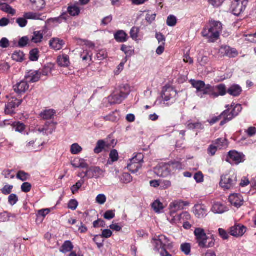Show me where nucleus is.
<instances>
[{
    "label": "nucleus",
    "mask_w": 256,
    "mask_h": 256,
    "mask_svg": "<svg viewBox=\"0 0 256 256\" xmlns=\"http://www.w3.org/2000/svg\"><path fill=\"white\" fill-rule=\"evenodd\" d=\"M222 29V24L220 22L210 20L209 25L203 30L202 34L203 36L208 39L209 42H214L218 39Z\"/></svg>",
    "instance_id": "nucleus-1"
},
{
    "label": "nucleus",
    "mask_w": 256,
    "mask_h": 256,
    "mask_svg": "<svg viewBox=\"0 0 256 256\" xmlns=\"http://www.w3.org/2000/svg\"><path fill=\"white\" fill-rule=\"evenodd\" d=\"M130 92V86L128 84L122 85L118 90L108 97V101L111 104H120L127 98Z\"/></svg>",
    "instance_id": "nucleus-2"
},
{
    "label": "nucleus",
    "mask_w": 256,
    "mask_h": 256,
    "mask_svg": "<svg viewBox=\"0 0 256 256\" xmlns=\"http://www.w3.org/2000/svg\"><path fill=\"white\" fill-rule=\"evenodd\" d=\"M226 110H224L222 115H224V120L221 121L220 126H222L237 116L242 112V106L240 104L232 103L230 106L227 105Z\"/></svg>",
    "instance_id": "nucleus-3"
},
{
    "label": "nucleus",
    "mask_w": 256,
    "mask_h": 256,
    "mask_svg": "<svg viewBox=\"0 0 256 256\" xmlns=\"http://www.w3.org/2000/svg\"><path fill=\"white\" fill-rule=\"evenodd\" d=\"M191 84L194 88L196 89V95L202 98L205 95L208 94L211 96L212 86L209 84H206L202 80H192Z\"/></svg>",
    "instance_id": "nucleus-4"
},
{
    "label": "nucleus",
    "mask_w": 256,
    "mask_h": 256,
    "mask_svg": "<svg viewBox=\"0 0 256 256\" xmlns=\"http://www.w3.org/2000/svg\"><path fill=\"white\" fill-rule=\"evenodd\" d=\"M237 182L236 174H226L222 176L220 184L224 190H230L236 188Z\"/></svg>",
    "instance_id": "nucleus-5"
},
{
    "label": "nucleus",
    "mask_w": 256,
    "mask_h": 256,
    "mask_svg": "<svg viewBox=\"0 0 256 256\" xmlns=\"http://www.w3.org/2000/svg\"><path fill=\"white\" fill-rule=\"evenodd\" d=\"M144 156L142 154H138L130 160L128 164V168L132 173H136L142 168L144 162Z\"/></svg>",
    "instance_id": "nucleus-6"
},
{
    "label": "nucleus",
    "mask_w": 256,
    "mask_h": 256,
    "mask_svg": "<svg viewBox=\"0 0 256 256\" xmlns=\"http://www.w3.org/2000/svg\"><path fill=\"white\" fill-rule=\"evenodd\" d=\"M248 4V0H234L232 3L230 9L234 15L239 16L246 10Z\"/></svg>",
    "instance_id": "nucleus-7"
},
{
    "label": "nucleus",
    "mask_w": 256,
    "mask_h": 256,
    "mask_svg": "<svg viewBox=\"0 0 256 256\" xmlns=\"http://www.w3.org/2000/svg\"><path fill=\"white\" fill-rule=\"evenodd\" d=\"M244 155L243 154L236 150H231L228 152L227 162L230 163L238 165L244 162Z\"/></svg>",
    "instance_id": "nucleus-8"
},
{
    "label": "nucleus",
    "mask_w": 256,
    "mask_h": 256,
    "mask_svg": "<svg viewBox=\"0 0 256 256\" xmlns=\"http://www.w3.org/2000/svg\"><path fill=\"white\" fill-rule=\"evenodd\" d=\"M188 202L182 200H176L171 202L169 206V214L172 216L178 210H182L186 206L188 205Z\"/></svg>",
    "instance_id": "nucleus-9"
},
{
    "label": "nucleus",
    "mask_w": 256,
    "mask_h": 256,
    "mask_svg": "<svg viewBox=\"0 0 256 256\" xmlns=\"http://www.w3.org/2000/svg\"><path fill=\"white\" fill-rule=\"evenodd\" d=\"M22 102V100H19L16 98H12L5 106V113L8 114H14L15 108L18 107Z\"/></svg>",
    "instance_id": "nucleus-10"
},
{
    "label": "nucleus",
    "mask_w": 256,
    "mask_h": 256,
    "mask_svg": "<svg viewBox=\"0 0 256 256\" xmlns=\"http://www.w3.org/2000/svg\"><path fill=\"white\" fill-rule=\"evenodd\" d=\"M211 96L216 98L219 96H224L227 93L226 86L222 84L216 86H212Z\"/></svg>",
    "instance_id": "nucleus-11"
},
{
    "label": "nucleus",
    "mask_w": 256,
    "mask_h": 256,
    "mask_svg": "<svg viewBox=\"0 0 256 256\" xmlns=\"http://www.w3.org/2000/svg\"><path fill=\"white\" fill-rule=\"evenodd\" d=\"M193 212L198 218H202L207 216L208 210L204 204H197L194 206Z\"/></svg>",
    "instance_id": "nucleus-12"
},
{
    "label": "nucleus",
    "mask_w": 256,
    "mask_h": 256,
    "mask_svg": "<svg viewBox=\"0 0 256 256\" xmlns=\"http://www.w3.org/2000/svg\"><path fill=\"white\" fill-rule=\"evenodd\" d=\"M152 243L156 251L159 252L160 250H162V252L160 253L161 256H172L162 246L158 236L156 238H153Z\"/></svg>",
    "instance_id": "nucleus-13"
},
{
    "label": "nucleus",
    "mask_w": 256,
    "mask_h": 256,
    "mask_svg": "<svg viewBox=\"0 0 256 256\" xmlns=\"http://www.w3.org/2000/svg\"><path fill=\"white\" fill-rule=\"evenodd\" d=\"M172 94L176 96V91L169 86H165L162 88L161 96L164 102H168L172 98Z\"/></svg>",
    "instance_id": "nucleus-14"
},
{
    "label": "nucleus",
    "mask_w": 256,
    "mask_h": 256,
    "mask_svg": "<svg viewBox=\"0 0 256 256\" xmlns=\"http://www.w3.org/2000/svg\"><path fill=\"white\" fill-rule=\"evenodd\" d=\"M229 202L236 208H240L244 203V199L241 194H232L229 196Z\"/></svg>",
    "instance_id": "nucleus-15"
},
{
    "label": "nucleus",
    "mask_w": 256,
    "mask_h": 256,
    "mask_svg": "<svg viewBox=\"0 0 256 256\" xmlns=\"http://www.w3.org/2000/svg\"><path fill=\"white\" fill-rule=\"evenodd\" d=\"M14 91L19 94L25 93L29 88V85L26 81L22 80L13 86Z\"/></svg>",
    "instance_id": "nucleus-16"
},
{
    "label": "nucleus",
    "mask_w": 256,
    "mask_h": 256,
    "mask_svg": "<svg viewBox=\"0 0 256 256\" xmlns=\"http://www.w3.org/2000/svg\"><path fill=\"white\" fill-rule=\"evenodd\" d=\"M155 173L160 177H166L170 174L166 164H160L154 168Z\"/></svg>",
    "instance_id": "nucleus-17"
},
{
    "label": "nucleus",
    "mask_w": 256,
    "mask_h": 256,
    "mask_svg": "<svg viewBox=\"0 0 256 256\" xmlns=\"http://www.w3.org/2000/svg\"><path fill=\"white\" fill-rule=\"evenodd\" d=\"M246 232V228L242 225H235L230 228V234L232 236L238 237L242 236Z\"/></svg>",
    "instance_id": "nucleus-18"
},
{
    "label": "nucleus",
    "mask_w": 256,
    "mask_h": 256,
    "mask_svg": "<svg viewBox=\"0 0 256 256\" xmlns=\"http://www.w3.org/2000/svg\"><path fill=\"white\" fill-rule=\"evenodd\" d=\"M41 76L40 71L30 70L25 76L26 79L31 82H36L39 80Z\"/></svg>",
    "instance_id": "nucleus-19"
},
{
    "label": "nucleus",
    "mask_w": 256,
    "mask_h": 256,
    "mask_svg": "<svg viewBox=\"0 0 256 256\" xmlns=\"http://www.w3.org/2000/svg\"><path fill=\"white\" fill-rule=\"evenodd\" d=\"M65 44L64 42L57 38H52L49 42L50 46L55 50H61Z\"/></svg>",
    "instance_id": "nucleus-20"
},
{
    "label": "nucleus",
    "mask_w": 256,
    "mask_h": 256,
    "mask_svg": "<svg viewBox=\"0 0 256 256\" xmlns=\"http://www.w3.org/2000/svg\"><path fill=\"white\" fill-rule=\"evenodd\" d=\"M228 210V208L225 205L220 202H214L212 208V211L216 214H222Z\"/></svg>",
    "instance_id": "nucleus-21"
},
{
    "label": "nucleus",
    "mask_w": 256,
    "mask_h": 256,
    "mask_svg": "<svg viewBox=\"0 0 256 256\" xmlns=\"http://www.w3.org/2000/svg\"><path fill=\"white\" fill-rule=\"evenodd\" d=\"M242 92V87L237 84H232L227 90V93L234 97L240 96Z\"/></svg>",
    "instance_id": "nucleus-22"
},
{
    "label": "nucleus",
    "mask_w": 256,
    "mask_h": 256,
    "mask_svg": "<svg viewBox=\"0 0 256 256\" xmlns=\"http://www.w3.org/2000/svg\"><path fill=\"white\" fill-rule=\"evenodd\" d=\"M194 234L198 244L199 242L202 243L204 238H206V236H208L206 234L204 229L200 228H196Z\"/></svg>",
    "instance_id": "nucleus-23"
},
{
    "label": "nucleus",
    "mask_w": 256,
    "mask_h": 256,
    "mask_svg": "<svg viewBox=\"0 0 256 256\" xmlns=\"http://www.w3.org/2000/svg\"><path fill=\"white\" fill-rule=\"evenodd\" d=\"M32 8L34 11L42 10L46 6L44 0H30Z\"/></svg>",
    "instance_id": "nucleus-24"
},
{
    "label": "nucleus",
    "mask_w": 256,
    "mask_h": 256,
    "mask_svg": "<svg viewBox=\"0 0 256 256\" xmlns=\"http://www.w3.org/2000/svg\"><path fill=\"white\" fill-rule=\"evenodd\" d=\"M91 174L88 176V178H98L104 176V171L99 167L90 168Z\"/></svg>",
    "instance_id": "nucleus-25"
},
{
    "label": "nucleus",
    "mask_w": 256,
    "mask_h": 256,
    "mask_svg": "<svg viewBox=\"0 0 256 256\" xmlns=\"http://www.w3.org/2000/svg\"><path fill=\"white\" fill-rule=\"evenodd\" d=\"M220 50L230 58H234L238 55V52L235 48H231L228 46H222Z\"/></svg>",
    "instance_id": "nucleus-26"
},
{
    "label": "nucleus",
    "mask_w": 256,
    "mask_h": 256,
    "mask_svg": "<svg viewBox=\"0 0 256 256\" xmlns=\"http://www.w3.org/2000/svg\"><path fill=\"white\" fill-rule=\"evenodd\" d=\"M32 140L29 142H27L26 147L31 150L38 151L40 148V143L36 144V138L32 136Z\"/></svg>",
    "instance_id": "nucleus-27"
},
{
    "label": "nucleus",
    "mask_w": 256,
    "mask_h": 256,
    "mask_svg": "<svg viewBox=\"0 0 256 256\" xmlns=\"http://www.w3.org/2000/svg\"><path fill=\"white\" fill-rule=\"evenodd\" d=\"M158 237L162 246H163L165 250H166V249H172L173 248V242L168 237L164 235L159 236Z\"/></svg>",
    "instance_id": "nucleus-28"
},
{
    "label": "nucleus",
    "mask_w": 256,
    "mask_h": 256,
    "mask_svg": "<svg viewBox=\"0 0 256 256\" xmlns=\"http://www.w3.org/2000/svg\"><path fill=\"white\" fill-rule=\"evenodd\" d=\"M114 38L118 42H126L128 38V34L122 30H119L114 34Z\"/></svg>",
    "instance_id": "nucleus-29"
},
{
    "label": "nucleus",
    "mask_w": 256,
    "mask_h": 256,
    "mask_svg": "<svg viewBox=\"0 0 256 256\" xmlns=\"http://www.w3.org/2000/svg\"><path fill=\"white\" fill-rule=\"evenodd\" d=\"M42 16L41 14L34 12H26L24 14V16L27 20H44L45 17L42 18Z\"/></svg>",
    "instance_id": "nucleus-30"
},
{
    "label": "nucleus",
    "mask_w": 256,
    "mask_h": 256,
    "mask_svg": "<svg viewBox=\"0 0 256 256\" xmlns=\"http://www.w3.org/2000/svg\"><path fill=\"white\" fill-rule=\"evenodd\" d=\"M57 62L58 64L62 67H68L70 64L69 56L66 54L58 56Z\"/></svg>",
    "instance_id": "nucleus-31"
},
{
    "label": "nucleus",
    "mask_w": 256,
    "mask_h": 256,
    "mask_svg": "<svg viewBox=\"0 0 256 256\" xmlns=\"http://www.w3.org/2000/svg\"><path fill=\"white\" fill-rule=\"evenodd\" d=\"M74 248V245L70 240H66L64 242L60 249V252L66 254L72 252Z\"/></svg>",
    "instance_id": "nucleus-32"
},
{
    "label": "nucleus",
    "mask_w": 256,
    "mask_h": 256,
    "mask_svg": "<svg viewBox=\"0 0 256 256\" xmlns=\"http://www.w3.org/2000/svg\"><path fill=\"white\" fill-rule=\"evenodd\" d=\"M108 145L109 144H106L104 140H99L98 141L96 146L94 150V152L96 154L102 152L108 146Z\"/></svg>",
    "instance_id": "nucleus-33"
},
{
    "label": "nucleus",
    "mask_w": 256,
    "mask_h": 256,
    "mask_svg": "<svg viewBox=\"0 0 256 256\" xmlns=\"http://www.w3.org/2000/svg\"><path fill=\"white\" fill-rule=\"evenodd\" d=\"M43 36V32L41 31L34 32L32 36L30 42L34 44L40 43L42 42Z\"/></svg>",
    "instance_id": "nucleus-34"
},
{
    "label": "nucleus",
    "mask_w": 256,
    "mask_h": 256,
    "mask_svg": "<svg viewBox=\"0 0 256 256\" xmlns=\"http://www.w3.org/2000/svg\"><path fill=\"white\" fill-rule=\"evenodd\" d=\"M78 5V4L77 3L68 6V12L71 16H78L80 14V9Z\"/></svg>",
    "instance_id": "nucleus-35"
},
{
    "label": "nucleus",
    "mask_w": 256,
    "mask_h": 256,
    "mask_svg": "<svg viewBox=\"0 0 256 256\" xmlns=\"http://www.w3.org/2000/svg\"><path fill=\"white\" fill-rule=\"evenodd\" d=\"M212 143L217 146L220 150L226 148L228 146V142L226 139L224 138H218L214 141Z\"/></svg>",
    "instance_id": "nucleus-36"
},
{
    "label": "nucleus",
    "mask_w": 256,
    "mask_h": 256,
    "mask_svg": "<svg viewBox=\"0 0 256 256\" xmlns=\"http://www.w3.org/2000/svg\"><path fill=\"white\" fill-rule=\"evenodd\" d=\"M68 18V16L66 13H63L58 17L48 19V22L49 23L60 24L63 21L66 20Z\"/></svg>",
    "instance_id": "nucleus-37"
},
{
    "label": "nucleus",
    "mask_w": 256,
    "mask_h": 256,
    "mask_svg": "<svg viewBox=\"0 0 256 256\" xmlns=\"http://www.w3.org/2000/svg\"><path fill=\"white\" fill-rule=\"evenodd\" d=\"M0 10L7 14L14 16L16 14V10L6 3L0 4Z\"/></svg>",
    "instance_id": "nucleus-38"
},
{
    "label": "nucleus",
    "mask_w": 256,
    "mask_h": 256,
    "mask_svg": "<svg viewBox=\"0 0 256 256\" xmlns=\"http://www.w3.org/2000/svg\"><path fill=\"white\" fill-rule=\"evenodd\" d=\"M11 126L14 130L20 133H22L26 128V125L20 122H15L12 124Z\"/></svg>",
    "instance_id": "nucleus-39"
},
{
    "label": "nucleus",
    "mask_w": 256,
    "mask_h": 256,
    "mask_svg": "<svg viewBox=\"0 0 256 256\" xmlns=\"http://www.w3.org/2000/svg\"><path fill=\"white\" fill-rule=\"evenodd\" d=\"M56 112L53 110H46L42 112L40 116L43 120H50L52 119Z\"/></svg>",
    "instance_id": "nucleus-40"
},
{
    "label": "nucleus",
    "mask_w": 256,
    "mask_h": 256,
    "mask_svg": "<svg viewBox=\"0 0 256 256\" xmlns=\"http://www.w3.org/2000/svg\"><path fill=\"white\" fill-rule=\"evenodd\" d=\"M24 54L20 50L15 51L12 54V59L17 62H22L24 60Z\"/></svg>",
    "instance_id": "nucleus-41"
},
{
    "label": "nucleus",
    "mask_w": 256,
    "mask_h": 256,
    "mask_svg": "<svg viewBox=\"0 0 256 256\" xmlns=\"http://www.w3.org/2000/svg\"><path fill=\"white\" fill-rule=\"evenodd\" d=\"M184 216H190L189 214L187 212H184L182 214H181L178 216H174V214H172V216H171L170 214V216L168 218V220L172 224H176L178 221L180 220V218Z\"/></svg>",
    "instance_id": "nucleus-42"
},
{
    "label": "nucleus",
    "mask_w": 256,
    "mask_h": 256,
    "mask_svg": "<svg viewBox=\"0 0 256 256\" xmlns=\"http://www.w3.org/2000/svg\"><path fill=\"white\" fill-rule=\"evenodd\" d=\"M39 56V50L38 48H34L30 51L29 58L31 61H38Z\"/></svg>",
    "instance_id": "nucleus-43"
},
{
    "label": "nucleus",
    "mask_w": 256,
    "mask_h": 256,
    "mask_svg": "<svg viewBox=\"0 0 256 256\" xmlns=\"http://www.w3.org/2000/svg\"><path fill=\"white\" fill-rule=\"evenodd\" d=\"M152 206L156 212H160L164 208L163 204L158 200H155Z\"/></svg>",
    "instance_id": "nucleus-44"
},
{
    "label": "nucleus",
    "mask_w": 256,
    "mask_h": 256,
    "mask_svg": "<svg viewBox=\"0 0 256 256\" xmlns=\"http://www.w3.org/2000/svg\"><path fill=\"white\" fill-rule=\"evenodd\" d=\"M180 250L185 254H190L191 252V244L187 242L182 244L180 246Z\"/></svg>",
    "instance_id": "nucleus-45"
},
{
    "label": "nucleus",
    "mask_w": 256,
    "mask_h": 256,
    "mask_svg": "<svg viewBox=\"0 0 256 256\" xmlns=\"http://www.w3.org/2000/svg\"><path fill=\"white\" fill-rule=\"evenodd\" d=\"M82 148L78 144H72L70 147V152L73 154H77L82 151Z\"/></svg>",
    "instance_id": "nucleus-46"
},
{
    "label": "nucleus",
    "mask_w": 256,
    "mask_h": 256,
    "mask_svg": "<svg viewBox=\"0 0 256 256\" xmlns=\"http://www.w3.org/2000/svg\"><path fill=\"white\" fill-rule=\"evenodd\" d=\"M117 112L116 111L112 112L108 115L104 116L102 118L106 121L116 122L118 120V118L116 115Z\"/></svg>",
    "instance_id": "nucleus-47"
},
{
    "label": "nucleus",
    "mask_w": 256,
    "mask_h": 256,
    "mask_svg": "<svg viewBox=\"0 0 256 256\" xmlns=\"http://www.w3.org/2000/svg\"><path fill=\"white\" fill-rule=\"evenodd\" d=\"M84 180L82 179L78 182L76 184L73 185L71 187V190L73 194H74L78 190L82 187V184H84Z\"/></svg>",
    "instance_id": "nucleus-48"
},
{
    "label": "nucleus",
    "mask_w": 256,
    "mask_h": 256,
    "mask_svg": "<svg viewBox=\"0 0 256 256\" xmlns=\"http://www.w3.org/2000/svg\"><path fill=\"white\" fill-rule=\"evenodd\" d=\"M56 124V123H54L52 122H46V123L44 127L43 128H39L38 130V131L40 132H44L48 130V126H51L52 127V130H54L55 129V126Z\"/></svg>",
    "instance_id": "nucleus-49"
},
{
    "label": "nucleus",
    "mask_w": 256,
    "mask_h": 256,
    "mask_svg": "<svg viewBox=\"0 0 256 256\" xmlns=\"http://www.w3.org/2000/svg\"><path fill=\"white\" fill-rule=\"evenodd\" d=\"M140 28L134 26L132 28L130 31V36L133 40H136L138 36Z\"/></svg>",
    "instance_id": "nucleus-50"
},
{
    "label": "nucleus",
    "mask_w": 256,
    "mask_h": 256,
    "mask_svg": "<svg viewBox=\"0 0 256 256\" xmlns=\"http://www.w3.org/2000/svg\"><path fill=\"white\" fill-rule=\"evenodd\" d=\"M18 200V198L16 194H10L8 198V202L12 206L16 204Z\"/></svg>",
    "instance_id": "nucleus-51"
},
{
    "label": "nucleus",
    "mask_w": 256,
    "mask_h": 256,
    "mask_svg": "<svg viewBox=\"0 0 256 256\" xmlns=\"http://www.w3.org/2000/svg\"><path fill=\"white\" fill-rule=\"evenodd\" d=\"M176 16L172 15H170L168 16L166 20L167 24L170 26H174L176 24Z\"/></svg>",
    "instance_id": "nucleus-52"
},
{
    "label": "nucleus",
    "mask_w": 256,
    "mask_h": 256,
    "mask_svg": "<svg viewBox=\"0 0 256 256\" xmlns=\"http://www.w3.org/2000/svg\"><path fill=\"white\" fill-rule=\"evenodd\" d=\"M132 180V178L130 174L128 173H124L121 178V180L123 183L128 184Z\"/></svg>",
    "instance_id": "nucleus-53"
},
{
    "label": "nucleus",
    "mask_w": 256,
    "mask_h": 256,
    "mask_svg": "<svg viewBox=\"0 0 256 256\" xmlns=\"http://www.w3.org/2000/svg\"><path fill=\"white\" fill-rule=\"evenodd\" d=\"M28 174L23 171H19L17 174L16 178L22 181H26L28 179Z\"/></svg>",
    "instance_id": "nucleus-54"
},
{
    "label": "nucleus",
    "mask_w": 256,
    "mask_h": 256,
    "mask_svg": "<svg viewBox=\"0 0 256 256\" xmlns=\"http://www.w3.org/2000/svg\"><path fill=\"white\" fill-rule=\"evenodd\" d=\"M27 18H19L16 19V22L20 28L25 27L28 24Z\"/></svg>",
    "instance_id": "nucleus-55"
},
{
    "label": "nucleus",
    "mask_w": 256,
    "mask_h": 256,
    "mask_svg": "<svg viewBox=\"0 0 256 256\" xmlns=\"http://www.w3.org/2000/svg\"><path fill=\"white\" fill-rule=\"evenodd\" d=\"M190 129H204V126L200 122L190 123L188 126Z\"/></svg>",
    "instance_id": "nucleus-56"
},
{
    "label": "nucleus",
    "mask_w": 256,
    "mask_h": 256,
    "mask_svg": "<svg viewBox=\"0 0 256 256\" xmlns=\"http://www.w3.org/2000/svg\"><path fill=\"white\" fill-rule=\"evenodd\" d=\"M110 158L112 162L117 161L118 159V151L116 150H112L110 154Z\"/></svg>",
    "instance_id": "nucleus-57"
},
{
    "label": "nucleus",
    "mask_w": 256,
    "mask_h": 256,
    "mask_svg": "<svg viewBox=\"0 0 256 256\" xmlns=\"http://www.w3.org/2000/svg\"><path fill=\"white\" fill-rule=\"evenodd\" d=\"M218 149V148L217 146L211 144L208 148V152L211 156H214L216 154Z\"/></svg>",
    "instance_id": "nucleus-58"
},
{
    "label": "nucleus",
    "mask_w": 256,
    "mask_h": 256,
    "mask_svg": "<svg viewBox=\"0 0 256 256\" xmlns=\"http://www.w3.org/2000/svg\"><path fill=\"white\" fill-rule=\"evenodd\" d=\"M115 216L114 210H107L104 214V217L106 220H112Z\"/></svg>",
    "instance_id": "nucleus-59"
},
{
    "label": "nucleus",
    "mask_w": 256,
    "mask_h": 256,
    "mask_svg": "<svg viewBox=\"0 0 256 256\" xmlns=\"http://www.w3.org/2000/svg\"><path fill=\"white\" fill-rule=\"evenodd\" d=\"M80 57L83 61H87L90 60H92V55L90 54L89 52L87 50H84L80 54Z\"/></svg>",
    "instance_id": "nucleus-60"
},
{
    "label": "nucleus",
    "mask_w": 256,
    "mask_h": 256,
    "mask_svg": "<svg viewBox=\"0 0 256 256\" xmlns=\"http://www.w3.org/2000/svg\"><path fill=\"white\" fill-rule=\"evenodd\" d=\"M13 188L12 186L10 185H6L2 189V192L4 195L10 194Z\"/></svg>",
    "instance_id": "nucleus-61"
},
{
    "label": "nucleus",
    "mask_w": 256,
    "mask_h": 256,
    "mask_svg": "<svg viewBox=\"0 0 256 256\" xmlns=\"http://www.w3.org/2000/svg\"><path fill=\"white\" fill-rule=\"evenodd\" d=\"M93 226L94 228H104L105 227V222L102 219H98L93 222Z\"/></svg>",
    "instance_id": "nucleus-62"
},
{
    "label": "nucleus",
    "mask_w": 256,
    "mask_h": 256,
    "mask_svg": "<svg viewBox=\"0 0 256 256\" xmlns=\"http://www.w3.org/2000/svg\"><path fill=\"white\" fill-rule=\"evenodd\" d=\"M32 188V185L29 182H24L21 186L22 191L24 192H30Z\"/></svg>",
    "instance_id": "nucleus-63"
},
{
    "label": "nucleus",
    "mask_w": 256,
    "mask_h": 256,
    "mask_svg": "<svg viewBox=\"0 0 256 256\" xmlns=\"http://www.w3.org/2000/svg\"><path fill=\"white\" fill-rule=\"evenodd\" d=\"M245 132L249 137H252L256 134V128L250 126Z\"/></svg>",
    "instance_id": "nucleus-64"
}]
</instances>
